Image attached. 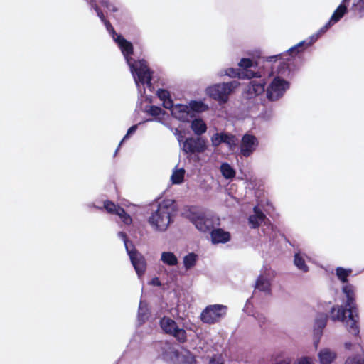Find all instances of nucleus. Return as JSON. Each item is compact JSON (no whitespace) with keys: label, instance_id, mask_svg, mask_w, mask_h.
<instances>
[{"label":"nucleus","instance_id":"1","mask_svg":"<svg viewBox=\"0 0 364 364\" xmlns=\"http://www.w3.org/2000/svg\"><path fill=\"white\" fill-rule=\"evenodd\" d=\"M336 275L339 281L345 284L342 287V291L346 298V308L342 306H331V302L326 304V311L330 309V318L333 321H343L346 323L347 331L356 337L359 336L360 328L358 326V309L355 303V290L354 285L348 283V277L351 274L352 269L338 267L336 269Z\"/></svg>","mask_w":364,"mask_h":364},{"label":"nucleus","instance_id":"2","mask_svg":"<svg viewBox=\"0 0 364 364\" xmlns=\"http://www.w3.org/2000/svg\"><path fill=\"white\" fill-rule=\"evenodd\" d=\"M108 33L112 36L113 40L117 44L122 51L124 59L129 67L134 77L138 92L141 97L146 92V87L152 90V72L144 60H134L131 55L133 54V46L131 42L127 41L122 35L117 34L109 21L103 23Z\"/></svg>","mask_w":364,"mask_h":364},{"label":"nucleus","instance_id":"3","mask_svg":"<svg viewBox=\"0 0 364 364\" xmlns=\"http://www.w3.org/2000/svg\"><path fill=\"white\" fill-rule=\"evenodd\" d=\"M328 30L327 26L324 25L316 33H314L308 38L289 48L285 53L268 57L267 61L271 62L278 59L282 60L277 68L278 75L282 77H290L294 70L297 69L295 63L298 60L301 59V53L308 47L311 46Z\"/></svg>","mask_w":364,"mask_h":364},{"label":"nucleus","instance_id":"4","mask_svg":"<svg viewBox=\"0 0 364 364\" xmlns=\"http://www.w3.org/2000/svg\"><path fill=\"white\" fill-rule=\"evenodd\" d=\"M174 211L173 202L164 200L153 209L148 218V223L156 232H164L172 222L171 215Z\"/></svg>","mask_w":364,"mask_h":364},{"label":"nucleus","instance_id":"5","mask_svg":"<svg viewBox=\"0 0 364 364\" xmlns=\"http://www.w3.org/2000/svg\"><path fill=\"white\" fill-rule=\"evenodd\" d=\"M184 215L201 232H210L214 228L215 218L203 209L191 207L184 213Z\"/></svg>","mask_w":364,"mask_h":364},{"label":"nucleus","instance_id":"6","mask_svg":"<svg viewBox=\"0 0 364 364\" xmlns=\"http://www.w3.org/2000/svg\"><path fill=\"white\" fill-rule=\"evenodd\" d=\"M240 85L237 80L217 83L206 88V94L220 105L228 101L230 95Z\"/></svg>","mask_w":364,"mask_h":364},{"label":"nucleus","instance_id":"7","mask_svg":"<svg viewBox=\"0 0 364 364\" xmlns=\"http://www.w3.org/2000/svg\"><path fill=\"white\" fill-rule=\"evenodd\" d=\"M259 77H255V79L251 80L246 85L242 92V97L244 100L251 101V102L256 104L259 101V97L266 92V82L264 79Z\"/></svg>","mask_w":364,"mask_h":364},{"label":"nucleus","instance_id":"8","mask_svg":"<svg viewBox=\"0 0 364 364\" xmlns=\"http://www.w3.org/2000/svg\"><path fill=\"white\" fill-rule=\"evenodd\" d=\"M289 88V82L280 76L274 77L266 88V96L269 101L280 99Z\"/></svg>","mask_w":364,"mask_h":364},{"label":"nucleus","instance_id":"9","mask_svg":"<svg viewBox=\"0 0 364 364\" xmlns=\"http://www.w3.org/2000/svg\"><path fill=\"white\" fill-rule=\"evenodd\" d=\"M227 306L222 304H212L205 307L200 314L201 321L208 324L218 322L226 314Z\"/></svg>","mask_w":364,"mask_h":364},{"label":"nucleus","instance_id":"10","mask_svg":"<svg viewBox=\"0 0 364 364\" xmlns=\"http://www.w3.org/2000/svg\"><path fill=\"white\" fill-rule=\"evenodd\" d=\"M274 277V271L267 267H264L255 282L252 297L256 296L257 291L269 294L271 292V281Z\"/></svg>","mask_w":364,"mask_h":364},{"label":"nucleus","instance_id":"11","mask_svg":"<svg viewBox=\"0 0 364 364\" xmlns=\"http://www.w3.org/2000/svg\"><path fill=\"white\" fill-rule=\"evenodd\" d=\"M210 141L211 145L215 148L225 144L230 151H233L238 144V139L235 135L225 131L213 134L210 137Z\"/></svg>","mask_w":364,"mask_h":364},{"label":"nucleus","instance_id":"12","mask_svg":"<svg viewBox=\"0 0 364 364\" xmlns=\"http://www.w3.org/2000/svg\"><path fill=\"white\" fill-rule=\"evenodd\" d=\"M160 326L166 333L172 335L180 343H184L187 339V334L183 328H180L176 321L170 318L164 317L160 321Z\"/></svg>","mask_w":364,"mask_h":364},{"label":"nucleus","instance_id":"13","mask_svg":"<svg viewBox=\"0 0 364 364\" xmlns=\"http://www.w3.org/2000/svg\"><path fill=\"white\" fill-rule=\"evenodd\" d=\"M259 146L258 139L250 132L245 133L241 139L240 154L245 158L250 157Z\"/></svg>","mask_w":364,"mask_h":364},{"label":"nucleus","instance_id":"14","mask_svg":"<svg viewBox=\"0 0 364 364\" xmlns=\"http://www.w3.org/2000/svg\"><path fill=\"white\" fill-rule=\"evenodd\" d=\"M154 348L159 358L168 363H173L177 349L173 345L167 341H159L154 344Z\"/></svg>","mask_w":364,"mask_h":364},{"label":"nucleus","instance_id":"15","mask_svg":"<svg viewBox=\"0 0 364 364\" xmlns=\"http://www.w3.org/2000/svg\"><path fill=\"white\" fill-rule=\"evenodd\" d=\"M182 149L189 154L203 153L206 149L205 141L200 137H188L183 141Z\"/></svg>","mask_w":364,"mask_h":364},{"label":"nucleus","instance_id":"16","mask_svg":"<svg viewBox=\"0 0 364 364\" xmlns=\"http://www.w3.org/2000/svg\"><path fill=\"white\" fill-rule=\"evenodd\" d=\"M127 252L137 275L141 277L146 270V262L144 257L134 247L128 250Z\"/></svg>","mask_w":364,"mask_h":364},{"label":"nucleus","instance_id":"17","mask_svg":"<svg viewBox=\"0 0 364 364\" xmlns=\"http://www.w3.org/2000/svg\"><path fill=\"white\" fill-rule=\"evenodd\" d=\"M247 220L249 226L252 229L258 228L262 224L266 225L269 221L258 205L253 208Z\"/></svg>","mask_w":364,"mask_h":364},{"label":"nucleus","instance_id":"18","mask_svg":"<svg viewBox=\"0 0 364 364\" xmlns=\"http://www.w3.org/2000/svg\"><path fill=\"white\" fill-rule=\"evenodd\" d=\"M352 0H342L340 5L333 13L329 21L325 24L329 29L333 25L338 22L348 11Z\"/></svg>","mask_w":364,"mask_h":364},{"label":"nucleus","instance_id":"19","mask_svg":"<svg viewBox=\"0 0 364 364\" xmlns=\"http://www.w3.org/2000/svg\"><path fill=\"white\" fill-rule=\"evenodd\" d=\"M210 238L213 244H225L230 240V233L222 228H213L210 232Z\"/></svg>","mask_w":364,"mask_h":364},{"label":"nucleus","instance_id":"20","mask_svg":"<svg viewBox=\"0 0 364 364\" xmlns=\"http://www.w3.org/2000/svg\"><path fill=\"white\" fill-rule=\"evenodd\" d=\"M238 65L243 69L241 72L244 73L245 77L246 78H253V77H259L261 76V73L258 71H252L250 68L253 67V61L250 58H242L240 61L238 63Z\"/></svg>","mask_w":364,"mask_h":364},{"label":"nucleus","instance_id":"21","mask_svg":"<svg viewBox=\"0 0 364 364\" xmlns=\"http://www.w3.org/2000/svg\"><path fill=\"white\" fill-rule=\"evenodd\" d=\"M196 358L193 353L186 349L179 351L177 350L173 364H195Z\"/></svg>","mask_w":364,"mask_h":364},{"label":"nucleus","instance_id":"22","mask_svg":"<svg viewBox=\"0 0 364 364\" xmlns=\"http://www.w3.org/2000/svg\"><path fill=\"white\" fill-rule=\"evenodd\" d=\"M171 115L181 122H188L191 115L189 107L187 105L177 104L172 110Z\"/></svg>","mask_w":364,"mask_h":364},{"label":"nucleus","instance_id":"23","mask_svg":"<svg viewBox=\"0 0 364 364\" xmlns=\"http://www.w3.org/2000/svg\"><path fill=\"white\" fill-rule=\"evenodd\" d=\"M150 311L148 308L147 304L145 301H141L139 305L137 322L138 325H142L149 318Z\"/></svg>","mask_w":364,"mask_h":364},{"label":"nucleus","instance_id":"24","mask_svg":"<svg viewBox=\"0 0 364 364\" xmlns=\"http://www.w3.org/2000/svg\"><path fill=\"white\" fill-rule=\"evenodd\" d=\"M328 316L326 314H318L315 319L314 333L321 336L323 329L326 327Z\"/></svg>","mask_w":364,"mask_h":364},{"label":"nucleus","instance_id":"25","mask_svg":"<svg viewBox=\"0 0 364 364\" xmlns=\"http://www.w3.org/2000/svg\"><path fill=\"white\" fill-rule=\"evenodd\" d=\"M160 260L163 264L169 267L176 266L178 264V259L176 255L169 251L162 252Z\"/></svg>","mask_w":364,"mask_h":364},{"label":"nucleus","instance_id":"26","mask_svg":"<svg viewBox=\"0 0 364 364\" xmlns=\"http://www.w3.org/2000/svg\"><path fill=\"white\" fill-rule=\"evenodd\" d=\"M318 358L321 364H331L336 358L335 352L325 348L318 353Z\"/></svg>","mask_w":364,"mask_h":364},{"label":"nucleus","instance_id":"27","mask_svg":"<svg viewBox=\"0 0 364 364\" xmlns=\"http://www.w3.org/2000/svg\"><path fill=\"white\" fill-rule=\"evenodd\" d=\"M349 10L355 16L358 18L364 17V0H352Z\"/></svg>","mask_w":364,"mask_h":364},{"label":"nucleus","instance_id":"28","mask_svg":"<svg viewBox=\"0 0 364 364\" xmlns=\"http://www.w3.org/2000/svg\"><path fill=\"white\" fill-rule=\"evenodd\" d=\"M191 128L194 134L198 136L204 134L207 130L206 124L201 119H195L192 120Z\"/></svg>","mask_w":364,"mask_h":364},{"label":"nucleus","instance_id":"29","mask_svg":"<svg viewBox=\"0 0 364 364\" xmlns=\"http://www.w3.org/2000/svg\"><path fill=\"white\" fill-rule=\"evenodd\" d=\"M294 264L298 269L303 272H307L309 271V267L306 264L304 259V255L301 252H296L294 257Z\"/></svg>","mask_w":364,"mask_h":364},{"label":"nucleus","instance_id":"30","mask_svg":"<svg viewBox=\"0 0 364 364\" xmlns=\"http://www.w3.org/2000/svg\"><path fill=\"white\" fill-rule=\"evenodd\" d=\"M223 176L226 179H232L235 176V170L228 163H222L220 168Z\"/></svg>","mask_w":364,"mask_h":364},{"label":"nucleus","instance_id":"31","mask_svg":"<svg viewBox=\"0 0 364 364\" xmlns=\"http://www.w3.org/2000/svg\"><path fill=\"white\" fill-rule=\"evenodd\" d=\"M198 259V255H196L194 252H190L188 255H186V256H184V257L183 259V263L184 268L186 270H188V269L193 268L196 265Z\"/></svg>","mask_w":364,"mask_h":364},{"label":"nucleus","instance_id":"32","mask_svg":"<svg viewBox=\"0 0 364 364\" xmlns=\"http://www.w3.org/2000/svg\"><path fill=\"white\" fill-rule=\"evenodd\" d=\"M188 107H189V110L196 112H203L208 109V106L202 101H191Z\"/></svg>","mask_w":364,"mask_h":364},{"label":"nucleus","instance_id":"33","mask_svg":"<svg viewBox=\"0 0 364 364\" xmlns=\"http://www.w3.org/2000/svg\"><path fill=\"white\" fill-rule=\"evenodd\" d=\"M220 75H227L230 77H238V78H245L244 73L241 72L240 69L229 68L226 70H224L220 73Z\"/></svg>","mask_w":364,"mask_h":364},{"label":"nucleus","instance_id":"34","mask_svg":"<svg viewBox=\"0 0 364 364\" xmlns=\"http://www.w3.org/2000/svg\"><path fill=\"white\" fill-rule=\"evenodd\" d=\"M185 175L184 168H181L173 171L171 179L173 184H181L183 181Z\"/></svg>","mask_w":364,"mask_h":364},{"label":"nucleus","instance_id":"35","mask_svg":"<svg viewBox=\"0 0 364 364\" xmlns=\"http://www.w3.org/2000/svg\"><path fill=\"white\" fill-rule=\"evenodd\" d=\"M91 7V9H93L95 12L97 13V16L100 18L101 21L104 23L107 21L105 18L102 11L100 10L99 6L96 4L95 0H85Z\"/></svg>","mask_w":364,"mask_h":364},{"label":"nucleus","instance_id":"36","mask_svg":"<svg viewBox=\"0 0 364 364\" xmlns=\"http://www.w3.org/2000/svg\"><path fill=\"white\" fill-rule=\"evenodd\" d=\"M104 208L107 213L117 215L118 209L122 208L119 205H115L113 202L107 200L104 203Z\"/></svg>","mask_w":364,"mask_h":364},{"label":"nucleus","instance_id":"37","mask_svg":"<svg viewBox=\"0 0 364 364\" xmlns=\"http://www.w3.org/2000/svg\"><path fill=\"white\" fill-rule=\"evenodd\" d=\"M117 215L125 225H130L132 223L131 216L127 213L124 208L118 209Z\"/></svg>","mask_w":364,"mask_h":364},{"label":"nucleus","instance_id":"38","mask_svg":"<svg viewBox=\"0 0 364 364\" xmlns=\"http://www.w3.org/2000/svg\"><path fill=\"white\" fill-rule=\"evenodd\" d=\"M345 364H364V356L360 355L349 356L346 360Z\"/></svg>","mask_w":364,"mask_h":364},{"label":"nucleus","instance_id":"39","mask_svg":"<svg viewBox=\"0 0 364 364\" xmlns=\"http://www.w3.org/2000/svg\"><path fill=\"white\" fill-rule=\"evenodd\" d=\"M100 4L109 11L116 12L118 11V8L115 4L109 0H100Z\"/></svg>","mask_w":364,"mask_h":364},{"label":"nucleus","instance_id":"40","mask_svg":"<svg viewBox=\"0 0 364 364\" xmlns=\"http://www.w3.org/2000/svg\"><path fill=\"white\" fill-rule=\"evenodd\" d=\"M117 235L118 237L123 240L127 252H128V250H132V248L134 247L132 244L131 242L129 243L125 232H119Z\"/></svg>","mask_w":364,"mask_h":364},{"label":"nucleus","instance_id":"41","mask_svg":"<svg viewBox=\"0 0 364 364\" xmlns=\"http://www.w3.org/2000/svg\"><path fill=\"white\" fill-rule=\"evenodd\" d=\"M141 124V123H139L137 124H134V125H132L131 127L129 128V129L127 130V132L126 134V135L123 137L122 140L121 141L119 146L122 144V142L125 140H127L131 135L134 134L136 131L138 129V126Z\"/></svg>","mask_w":364,"mask_h":364},{"label":"nucleus","instance_id":"42","mask_svg":"<svg viewBox=\"0 0 364 364\" xmlns=\"http://www.w3.org/2000/svg\"><path fill=\"white\" fill-rule=\"evenodd\" d=\"M147 112L151 116L157 117L161 114L162 109L159 107L151 105L147 109Z\"/></svg>","mask_w":364,"mask_h":364},{"label":"nucleus","instance_id":"43","mask_svg":"<svg viewBox=\"0 0 364 364\" xmlns=\"http://www.w3.org/2000/svg\"><path fill=\"white\" fill-rule=\"evenodd\" d=\"M157 96L163 102L164 100H166L171 98L170 93L167 90H164V89H159L157 90Z\"/></svg>","mask_w":364,"mask_h":364},{"label":"nucleus","instance_id":"44","mask_svg":"<svg viewBox=\"0 0 364 364\" xmlns=\"http://www.w3.org/2000/svg\"><path fill=\"white\" fill-rule=\"evenodd\" d=\"M208 364H224V360L221 355H214L210 359Z\"/></svg>","mask_w":364,"mask_h":364},{"label":"nucleus","instance_id":"45","mask_svg":"<svg viewBox=\"0 0 364 364\" xmlns=\"http://www.w3.org/2000/svg\"><path fill=\"white\" fill-rule=\"evenodd\" d=\"M253 316L256 318V320L258 321L260 327H262V326L266 323L265 316L262 314H260V313H256Z\"/></svg>","mask_w":364,"mask_h":364},{"label":"nucleus","instance_id":"46","mask_svg":"<svg viewBox=\"0 0 364 364\" xmlns=\"http://www.w3.org/2000/svg\"><path fill=\"white\" fill-rule=\"evenodd\" d=\"M163 105L164 107L167 109H170L171 112H172V110L175 107V105L173 104V102L172 101V100L171 98L166 100H164L163 102Z\"/></svg>","mask_w":364,"mask_h":364},{"label":"nucleus","instance_id":"47","mask_svg":"<svg viewBox=\"0 0 364 364\" xmlns=\"http://www.w3.org/2000/svg\"><path fill=\"white\" fill-rule=\"evenodd\" d=\"M298 364H314L309 357H301L298 360Z\"/></svg>","mask_w":364,"mask_h":364},{"label":"nucleus","instance_id":"48","mask_svg":"<svg viewBox=\"0 0 364 364\" xmlns=\"http://www.w3.org/2000/svg\"><path fill=\"white\" fill-rule=\"evenodd\" d=\"M149 284L153 286H157V287H160L161 285V283L159 281L158 277L152 278L151 280L150 281Z\"/></svg>","mask_w":364,"mask_h":364},{"label":"nucleus","instance_id":"49","mask_svg":"<svg viewBox=\"0 0 364 364\" xmlns=\"http://www.w3.org/2000/svg\"><path fill=\"white\" fill-rule=\"evenodd\" d=\"M174 134L178 136V141L181 143L182 141V138L183 137L181 134V132L178 129L176 128L174 130Z\"/></svg>","mask_w":364,"mask_h":364},{"label":"nucleus","instance_id":"50","mask_svg":"<svg viewBox=\"0 0 364 364\" xmlns=\"http://www.w3.org/2000/svg\"><path fill=\"white\" fill-rule=\"evenodd\" d=\"M272 117V111H269L268 112H266L264 114V118L266 119H270Z\"/></svg>","mask_w":364,"mask_h":364},{"label":"nucleus","instance_id":"51","mask_svg":"<svg viewBox=\"0 0 364 364\" xmlns=\"http://www.w3.org/2000/svg\"><path fill=\"white\" fill-rule=\"evenodd\" d=\"M353 344L350 342H346L344 344L345 348L347 350H350Z\"/></svg>","mask_w":364,"mask_h":364},{"label":"nucleus","instance_id":"52","mask_svg":"<svg viewBox=\"0 0 364 364\" xmlns=\"http://www.w3.org/2000/svg\"><path fill=\"white\" fill-rule=\"evenodd\" d=\"M87 207L89 208H97V209H102L101 207H98V206L95 205L94 203H88V204H87Z\"/></svg>","mask_w":364,"mask_h":364},{"label":"nucleus","instance_id":"53","mask_svg":"<svg viewBox=\"0 0 364 364\" xmlns=\"http://www.w3.org/2000/svg\"><path fill=\"white\" fill-rule=\"evenodd\" d=\"M250 299H248V300L247 301L246 304H245V308H247V307H248V305L250 304Z\"/></svg>","mask_w":364,"mask_h":364}]
</instances>
